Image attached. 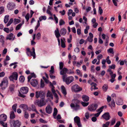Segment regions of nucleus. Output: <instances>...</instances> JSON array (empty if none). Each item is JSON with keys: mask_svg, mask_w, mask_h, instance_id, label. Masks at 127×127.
Masks as SVG:
<instances>
[{"mask_svg": "<svg viewBox=\"0 0 127 127\" xmlns=\"http://www.w3.org/2000/svg\"><path fill=\"white\" fill-rule=\"evenodd\" d=\"M67 71V69L64 67L63 68L62 70L61 71L60 73L61 75H63L62 78L63 81H65L67 84L68 85L73 81L74 79V78L72 76L66 78L67 76L65 74Z\"/></svg>", "mask_w": 127, "mask_h": 127, "instance_id": "f257e3e1", "label": "nucleus"}, {"mask_svg": "<svg viewBox=\"0 0 127 127\" xmlns=\"http://www.w3.org/2000/svg\"><path fill=\"white\" fill-rule=\"evenodd\" d=\"M8 80L7 77H5L3 79V80L0 84V90L3 91L8 86Z\"/></svg>", "mask_w": 127, "mask_h": 127, "instance_id": "f03ea898", "label": "nucleus"}, {"mask_svg": "<svg viewBox=\"0 0 127 127\" xmlns=\"http://www.w3.org/2000/svg\"><path fill=\"white\" fill-rule=\"evenodd\" d=\"M28 91L29 89L27 87H22L20 88L19 96L23 98H24L26 96L24 95L26 94Z\"/></svg>", "mask_w": 127, "mask_h": 127, "instance_id": "7ed1b4c3", "label": "nucleus"}, {"mask_svg": "<svg viewBox=\"0 0 127 127\" xmlns=\"http://www.w3.org/2000/svg\"><path fill=\"white\" fill-rule=\"evenodd\" d=\"M32 51H31L29 48L26 49V53L28 56H31L33 57V59H35L36 58V54L34 48L33 47L32 49Z\"/></svg>", "mask_w": 127, "mask_h": 127, "instance_id": "20e7f679", "label": "nucleus"}, {"mask_svg": "<svg viewBox=\"0 0 127 127\" xmlns=\"http://www.w3.org/2000/svg\"><path fill=\"white\" fill-rule=\"evenodd\" d=\"M35 103L38 106L40 107L45 105L46 104V102L44 98H41L39 100H37Z\"/></svg>", "mask_w": 127, "mask_h": 127, "instance_id": "39448f33", "label": "nucleus"}, {"mask_svg": "<svg viewBox=\"0 0 127 127\" xmlns=\"http://www.w3.org/2000/svg\"><path fill=\"white\" fill-rule=\"evenodd\" d=\"M10 123L11 124H13L14 127H20L21 125V122L18 120H10Z\"/></svg>", "mask_w": 127, "mask_h": 127, "instance_id": "423d86ee", "label": "nucleus"}, {"mask_svg": "<svg viewBox=\"0 0 127 127\" xmlns=\"http://www.w3.org/2000/svg\"><path fill=\"white\" fill-rule=\"evenodd\" d=\"M70 106L72 109L75 111H77L81 109L79 105L78 104L71 103Z\"/></svg>", "mask_w": 127, "mask_h": 127, "instance_id": "0eeeda50", "label": "nucleus"}, {"mask_svg": "<svg viewBox=\"0 0 127 127\" xmlns=\"http://www.w3.org/2000/svg\"><path fill=\"white\" fill-rule=\"evenodd\" d=\"M74 124L77 125L78 127H82V124L81 123L80 119L78 116H76L74 118Z\"/></svg>", "mask_w": 127, "mask_h": 127, "instance_id": "6e6552de", "label": "nucleus"}, {"mask_svg": "<svg viewBox=\"0 0 127 127\" xmlns=\"http://www.w3.org/2000/svg\"><path fill=\"white\" fill-rule=\"evenodd\" d=\"M18 75L17 73L16 72H13L12 75L10 76L9 78L11 81H13L14 80H17Z\"/></svg>", "mask_w": 127, "mask_h": 127, "instance_id": "1a4fd4ad", "label": "nucleus"}, {"mask_svg": "<svg viewBox=\"0 0 127 127\" xmlns=\"http://www.w3.org/2000/svg\"><path fill=\"white\" fill-rule=\"evenodd\" d=\"M97 105L96 104L92 105L91 106H89L88 107V110L91 111H94L96 109Z\"/></svg>", "mask_w": 127, "mask_h": 127, "instance_id": "9d476101", "label": "nucleus"}, {"mask_svg": "<svg viewBox=\"0 0 127 127\" xmlns=\"http://www.w3.org/2000/svg\"><path fill=\"white\" fill-rule=\"evenodd\" d=\"M72 89L75 92H77L82 90V89L77 84L75 85L72 86Z\"/></svg>", "mask_w": 127, "mask_h": 127, "instance_id": "9b49d317", "label": "nucleus"}, {"mask_svg": "<svg viewBox=\"0 0 127 127\" xmlns=\"http://www.w3.org/2000/svg\"><path fill=\"white\" fill-rule=\"evenodd\" d=\"M15 4L13 2H9L7 5V8L9 10H12L14 8Z\"/></svg>", "mask_w": 127, "mask_h": 127, "instance_id": "f8f14e48", "label": "nucleus"}, {"mask_svg": "<svg viewBox=\"0 0 127 127\" xmlns=\"http://www.w3.org/2000/svg\"><path fill=\"white\" fill-rule=\"evenodd\" d=\"M45 111L46 113L48 114H51L52 111V108L50 105H48L46 107Z\"/></svg>", "mask_w": 127, "mask_h": 127, "instance_id": "ddd939ff", "label": "nucleus"}, {"mask_svg": "<svg viewBox=\"0 0 127 127\" xmlns=\"http://www.w3.org/2000/svg\"><path fill=\"white\" fill-rule=\"evenodd\" d=\"M102 117L106 121L109 120L110 117L108 112L105 113Z\"/></svg>", "mask_w": 127, "mask_h": 127, "instance_id": "4468645a", "label": "nucleus"}, {"mask_svg": "<svg viewBox=\"0 0 127 127\" xmlns=\"http://www.w3.org/2000/svg\"><path fill=\"white\" fill-rule=\"evenodd\" d=\"M6 116L3 114H1L0 115V122L2 121H5L7 119Z\"/></svg>", "mask_w": 127, "mask_h": 127, "instance_id": "2eb2a0df", "label": "nucleus"}, {"mask_svg": "<svg viewBox=\"0 0 127 127\" xmlns=\"http://www.w3.org/2000/svg\"><path fill=\"white\" fill-rule=\"evenodd\" d=\"M31 84L33 86L35 87L38 84V81L35 79H32L31 80Z\"/></svg>", "mask_w": 127, "mask_h": 127, "instance_id": "dca6fc26", "label": "nucleus"}, {"mask_svg": "<svg viewBox=\"0 0 127 127\" xmlns=\"http://www.w3.org/2000/svg\"><path fill=\"white\" fill-rule=\"evenodd\" d=\"M19 107L23 109L24 111L28 109V106L25 104H22L19 106Z\"/></svg>", "mask_w": 127, "mask_h": 127, "instance_id": "f3484780", "label": "nucleus"}, {"mask_svg": "<svg viewBox=\"0 0 127 127\" xmlns=\"http://www.w3.org/2000/svg\"><path fill=\"white\" fill-rule=\"evenodd\" d=\"M13 34L12 33H11L7 35L6 37V39L7 40L9 39L10 40H13L14 39V38H13Z\"/></svg>", "mask_w": 127, "mask_h": 127, "instance_id": "a211bd4d", "label": "nucleus"}, {"mask_svg": "<svg viewBox=\"0 0 127 127\" xmlns=\"http://www.w3.org/2000/svg\"><path fill=\"white\" fill-rule=\"evenodd\" d=\"M110 75L111 78V79L110 80V81L111 83H113L115 81V78L116 76V75L115 74H113V73Z\"/></svg>", "mask_w": 127, "mask_h": 127, "instance_id": "6ab92c4d", "label": "nucleus"}, {"mask_svg": "<svg viewBox=\"0 0 127 127\" xmlns=\"http://www.w3.org/2000/svg\"><path fill=\"white\" fill-rule=\"evenodd\" d=\"M55 34L57 38H58L61 36L59 32V29L57 28L56 30L55 31Z\"/></svg>", "mask_w": 127, "mask_h": 127, "instance_id": "aec40b11", "label": "nucleus"}, {"mask_svg": "<svg viewBox=\"0 0 127 127\" xmlns=\"http://www.w3.org/2000/svg\"><path fill=\"white\" fill-rule=\"evenodd\" d=\"M116 103L118 105H122L123 103L122 99L121 98H119Z\"/></svg>", "mask_w": 127, "mask_h": 127, "instance_id": "412c9836", "label": "nucleus"}, {"mask_svg": "<svg viewBox=\"0 0 127 127\" xmlns=\"http://www.w3.org/2000/svg\"><path fill=\"white\" fill-rule=\"evenodd\" d=\"M82 98L84 102H87L89 100V97L87 95H84L82 96Z\"/></svg>", "mask_w": 127, "mask_h": 127, "instance_id": "4be33fe9", "label": "nucleus"}, {"mask_svg": "<svg viewBox=\"0 0 127 127\" xmlns=\"http://www.w3.org/2000/svg\"><path fill=\"white\" fill-rule=\"evenodd\" d=\"M52 91L56 99H58L59 98L58 97L57 94L56 93V91L53 88H52Z\"/></svg>", "mask_w": 127, "mask_h": 127, "instance_id": "5701e85b", "label": "nucleus"}, {"mask_svg": "<svg viewBox=\"0 0 127 127\" xmlns=\"http://www.w3.org/2000/svg\"><path fill=\"white\" fill-rule=\"evenodd\" d=\"M60 33L61 35H64L66 33V30L64 28L62 29L60 31Z\"/></svg>", "mask_w": 127, "mask_h": 127, "instance_id": "b1692460", "label": "nucleus"}, {"mask_svg": "<svg viewBox=\"0 0 127 127\" xmlns=\"http://www.w3.org/2000/svg\"><path fill=\"white\" fill-rule=\"evenodd\" d=\"M61 88L62 93L64 95H66L67 94V93L64 87V86H61Z\"/></svg>", "mask_w": 127, "mask_h": 127, "instance_id": "393cba45", "label": "nucleus"}, {"mask_svg": "<svg viewBox=\"0 0 127 127\" xmlns=\"http://www.w3.org/2000/svg\"><path fill=\"white\" fill-rule=\"evenodd\" d=\"M47 97H50L52 99H53V95L49 91H48L47 93Z\"/></svg>", "mask_w": 127, "mask_h": 127, "instance_id": "a878e982", "label": "nucleus"}, {"mask_svg": "<svg viewBox=\"0 0 127 127\" xmlns=\"http://www.w3.org/2000/svg\"><path fill=\"white\" fill-rule=\"evenodd\" d=\"M40 97L41 98H44L45 97V94L42 91H40Z\"/></svg>", "mask_w": 127, "mask_h": 127, "instance_id": "bb28decb", "label": "nucleus"}, {"mask_svg": "<svg viewBox=\"0 0 127 127\" xmlns=\"http://www.w3.org/2000/svg\"><path fill=\"white\" fill-rule=\"evenodd\" d=\"M10 118L11 119H13L15 118V116L13 111H12L11 112L10 115Z\"/></svg>", "mask_w": 127, "mask_h": 127, "instance_id": "cd10ccee", "label": "nucleus"}, {"mask_svg": "<svg viewBox=\"0 0 127 127\" xmlns=\"http://www.w3.org/2000/svg\"><path fill=\"white\" fill-rule=\"evenodd\" d=\"M111 104L110 103L108 104V105L111 107H114L115 106V103L114 99H112L111 102Z\"/></svg>", "mask_w": 127, "mask_h": 127, "instance_id": "c85d7f7f", "label": "nucleus"}, {"mask_svg": "<svg viewBox=\"0 0 127 127\" xmlns=\"http://www.w3.org/2000/svg\"><path fill=\"white\" fill-rule=\"evenodd\" d=\"M15 88V86L13 84H11L9 86V90L10 91L12 92L13 91Z\"/></svg>", "mask_w": 127, "mask_h": 127, "instance_id": "c756f323", "label": "nucleus"}, {"mask_svg": "<svg viewBox=\"0 0 127 127\" xmlns=\"http://www.w3.org/2000/svg\"><path fill=\"white\" fill-rule=\"evenodd\" d=\"M81 103L82 105L84 107H86L88 106L89 104V102H85L82 101Z\"/></svg>", "mask_w": 127, "mask_h": 127, "instance_id": "7c9ffc66", "label": "nucleus"}, {"mask_svg": "<svg viewBox=\"0 0 127 127\" xmlns=\"http://www.w3.org/2000/svg\"><path fill=\"white\" fill-rule=\"evenodd\" d=\"M9 15H6L5 17H4V23H7V22H8L9 19H8V17H9Z\"/></svg>", "mask_w": 127, "mask_h": 127, "instance_id": "2f4dec72", "label": "nucleus"}, {"mask_svg": "<svg viewBox=\"0 0 127 127\" xmlns=\"http://www.w3.org/2000/svg\"><path fill=\"white\" fill-rule=\"evenodd\" d=\"M61 47L63 48H64L65 47V44L63 40L62 39H61Z\"/></svg>", "mask_w": 127, "mask_h": 127, "instance_id": "473e14b6", "label": "nucleus"}, {"mask_svg": "<svg viewBox=\"0 0 127 127\" xmlns=\"http://www.w3.org/2000/svg\"><path fill=\"white\" fill-rule=\"evenodd\" d=\"M58 113V110L57 108H55L54 109V112L53 116L54 117H55L57 114Z\"/></svg>", "mask_w": 127, "mask_h": 127, "instance_id": "72a5a7b5", "label": "nucleus"}, {"mask_svg": "<svg viewBox=\"0 0 127 127\" xmlns=\"http://www.w3.org/2000/svg\"><path fill=\"white\" fill-rule=\"evenodd\" d=\"M0 42L3 44L4 43V37L2 35L0 36Z\"/></svg>", "mask_w": 127, "mask_h": 127, "instance_id": "f704fd0d", "label": "nucleus"}, {"mask_svg": "<svg viewBox=\"0 0 127 127\" xmlns=\"http://www.w3.org/2000/svg\"><path fill=\"white\" fill-rule=\"evenodd\" d=\"M110 123V122L109 121L107 122L105 124H103L102 125V127H109V125Z\"/></svg>", "mask_w": 127, "mask_h": 127, "instance_id": "c9c22d12", "label": "nucleus"}, {"mask_svg": "<svg viewBox=\"0 0 127 127\" xmlns=\"http://www.w3.org/2000/svg\"><path fill=\"white\" fill-rule=\"evenodd\" d=\"M22 24L20 23L18 25H17L15 29L16 30H19L21 28V26H22Z\"/></svg>", "mask_w": 127, "mask_h": 127, "instance_id": "e433bc0d", "label": "nucleus"}, {"mask_svg": "<svg viewBox=\"0 0 127 127\" xmlns=\"http://www.w3.org/2000/svg\"><path fill=\"white\" fill-rule=\"evenodd\" d=\"M13 21L12 18L9 21L8 23L6 25V26L8 27L13 22Z\"/></svg>", "mask_w": 127, "mask_h": 127, "instance_id": "4c0bfd02", "label": "nucleus"}, {"mask_svg": "<svg viewBox=\"0 0 127 127\" xmlns=\"http://www.w3.org/2000/svg\"><path fill=\"white\" fill-rule=\"evenodd\" d=\"M59 23L60 25L62 26L65 24V22L63 19H61L59 20Z\"/></svg>", "mask_w": 127, "mask_h": 127, "instance_id": "58836bf2", "label": "nucleus"}, {"mask_svg": "<svg viewBox=\"0 0 127 127\" xmlns=\"http://www.w3.org/2000/svg\"><path fill=\"white\" fill-rule=\"evenodd\" d=\"M17 105V104H14L12 106V108L13 109L15 112H16V108Z\"/></svg>", "mask_w": 127, "mask_h": 127, "instance_id": "ea45409f", "label": "nucleus"}, {"mask_svg": "<svg viewBox=\"0 0 127 127\" xmlns=\"http://www.w3.org/2000/svg\"><path fill=\"white\" fill-rule=\"evenodd\" d=\"M59 66H60V69L61 70L62 69V70H63V66H64V64L62 62H60L59 63Z\"/></svg>", "mask_w": 127, "mask_h": 127, "instance_id": "a19ab883", "label": "nucleus"}, {"mask_svg": "<svg viewBox=\"0 0 127 127\" xmlns=\"http://www.w3.org/2000/svg\"><path fill=\"white\" fill-rule=\"evenodd\" d=\"M102 89L103 91H106L107 89V85L106 84L104 85L102 87Z\"/></svg>", "mask_w": 127, "mask_h": 127, "instance_id": "79ce46f5", "label": "nucleus"}, {"mask_svg": "<svg viewBox=\"0 0 127 127\" xmlns=\"http://www.w3.org/2000/svg\"><path fill=\"white\" fill-rule=\"evenodd\" d=\"M104 106H102L99 108L98 109L97 111L99 113H100V114L101 113L103 109L104 108Z\"/></svg>", "mask_w": 127, "mask_h": 127, "instance_id": "37998d69", "label": "nucleus"}, {"mask_svg": "<svg viewBox=\"0 0 127 127\" xmlns=\"http://www.w3.org/2000/svg\"><path fill=\"white\" fill-rule=\"evenodd\" d=\"M40 91H36L35 92V96L37 98H38L40 97Z\"/></svg>", "mask_w": 127, "mask_h": 127, "instance_id": "c03bdc74", "label": "nucleus"}, {"mask_svg": "<svg viewBox=\"0 0 127 127\" xmlns=\"http://www.w3.org/2000/svg\"><path fill=\"white\" fill-rule=\"evenodd\" d=\"M108 52L110 53L113 54L114 52L113 51V49L112 48H110L108 50Z\"/></svg>", "mask_w": 127, "mask_h": 127, "instance_id": "a18cd8bd", "label": "nucleus"}, {"mask_svg": "<svg viewBox=\"0 0 127 127\" xmlns=\"http://www.w3.org/2000/svg\"><path fill=\"white\" fill-rule=\"evenodd\" d=\"M116 122L115 119H113L111 120L110 125L111 126L114 125Z\"/></svg>", "mask_w": 127, "mask_h": 127, "instance_id": "49530a36", "label": "nucleus"}, {"mask_svg": "<svg viewBox=\"0 0 127 127\" xmlns=\"http://www.w3.org/2000/svg\"><path fill=\"white\" fill-rule=\"evenodd\" d=\"M106 60V62L108 64H110L111 63V62L109 59V56H108L107 57Z\"/></svg>", "mask_w": 127, "mask_h": 127, "instance_id": "de8ad7c7", "label": "nucleus"}, {"mask_svg": "<svg viewBox=\"0 0 127 127\" xmlns=\"http://www.w3.org/2000/svg\"><path fill=\"white\" fill-rule=\"evenodd\" d=\"M41 37V34L40 32H38L36 34V38L37 39L39 40Z\"/></svg>", "mask_w": 127, "mask_h": 127, "instance_id": "09e8293b", "label": "nucleus"}, {"mask_svg": "<svg viewBox=\"0 0 127 127\" xmlns=\"http://www.w3.org/2000/svg\"><path fill=\"white\" fill-rule=\"evenodd\" d=\"M86 40L90 42H92L93 41V38L90 37H88L87 39Z\"/></svg>", "mask_w": 127, "mask_h": 127, "instance_id": "8fccbe9b", "label": "nucleus"}, {"mask_svg": "<svg viewBox=\"0 0 127 127\" xmlns=\"http://www.w3.org/2000/svg\"><path fill=\"white\" fill-rule=\"evenodd\" d=\"M29 116V114L28 112L26 111H25L24 113V117L27 119L28 118Z\"/></svg>", "mask_w": 127, "mask_h": 127, "instance_id": "3c124183", "label": "nucleus"}, {"mask_svg": "<svg viewBox=\"0 0 127 127\" xmlns=\"http://www.w3.org/2000/svg\"><path fill=\"white\" fill-rule=\"evenodd\" d=\"M40 25V22L39 20H38L37 21V23L36 26L35 28V30L36 31L38 28L39 26Z\"/></svg>", "mask_w": 127, "mask_h": 127, "instance_id": "603ef678", "label": "nucleus"}, {"mask_svg": "<svg viewBox=\"0 0 127 127\" xmlns=\"http://www.w3.org/2000/svg\"><path fill=\"white\" fill-rule=\"evenodd\" d=\"M20 22V21L18 19H14V23L16 24H18Z\"/></svg>", "mask_w": 127, "mask_h": 127, "instance_id": "864d4df0", "label": "nucleus"}, {"mask_svg": "<svg viewBox=\"0 0 127 127\" xmlns=\"http://www.w3.org/2000/svg\"><path fill=\"white\" fill-rule=\"evenodd\" d=\"M19 80L23 82L25 80L24 77L23 76H21Z\"/></svg>", "mask_w": 127, "mask_h": 127, "instance_id": "5fc2aeb1", "label": "nucleus"}, {"mask_svg": "<svg viewBox=\"0 0 127 127\" xmlns=\"http://www.w3.org/2000/svg\"><path fill=\"white\" fill-rule=\"evenodd\" d=\"M4 11V8L3 7H0V14L2 13Z\"/></svg>", "mask_w": 127, "mask_h": 127, "instance_id": "6e6d98bb", "label": "nucleus"}, {"mask_svg": "<svg viewBox=\"0 0 127 127\" xmlns=\"http://www.w3.org/2000/svg\"><path fill=\"white\" fill-rule=\"evenodd\" d=\"M25 18L26 19L27 21H28L29 19L30 14L29 13H28L25 16Z\"/></svg>", "mask_w": 127, "mask_h": 127, "instance_id": "4d7b16f0", "label": "nucleus"}, {"mask_svg": "<svg viewBox=\"0 0 127 127\" xmlns=\"http://www.w3.org/2000/svg\"><path fill=\"white\" fill-rule=\"evenodd\" d=\"M98 11L99 12V14L101 15L103 12L102 9H101V7L100 6H99L98 8Z\"/></svg>", "mask_w": 127, "mask_h": 127, "instance_id": "13d9d810", "label": "nucleus"}, {"mask_svg": "<svg viewBox=\"0 0 127 127\" xmlns=\"http://www.w3.org/2000/svg\"><path fill=\"white\" fill-rule=\"evenodd\" d=\"M3 30L7 33H8L10 32V30L8 28H5L3 29Z\"/></svg>", "mask_w": 127, "mask_h": 127, "instance_id": "bf43d9fd", "label": "nucleus"}, {"mask_svg": "<svg viewBox=\"0 0 127 127\" xmlns=\"http://www.w3.org/2000/svg\"><path fill=\"white\" fill-rule=\"evenodd\" d=\"M54 16V20L56 21V24H57L58 23V19L57 18L55 14L53 15Z\"/></svg>", "mask_w": 127, "mask_h": 127, "instance_id": "052dcab7", "label": "nucleus"}, {"mask_svg": "<svg viewBox=\"0 0 127 127\" xmlns=\"http://www.w3.org/2000/svg\"><path fill=\"white\" fill-rule=\"evenodd\" d=\"M120 121H118L117 122L114 127H119L120 125Z\"/></svg>", "mask_w": 127, "mask_h": 127, "instance_id": "680f3d73", "label": "nucleus"}, {"mask_svg": "<svg viewBox=\"0 0 127 127\" xmlns=\"http://www.w3.org/2000/svg\"><path fill=\"white\" fill-rule=\"evenodd\" d=\"M72 36L71 34H70L69 35V38H68L67 39L68 42L69 43H70L71 42L72 40Z\"/></svg>", "mask_w": 127, "mask_h": 127, "instance_id": "e2e57ef3", "label": "nucleus"}, {"mask_svg": "<svg viewBox=\"0 0 127 127\" xmlns=\"http://www.w3.org/2000/svg\"><path fill=\"white\" fill-rule=\"evenodd\" d=\"M85 116L87 119H88L89 117V113L87 112L85 114Z\"/></svg>", "mask_w": 127, "mask_h": 127, "instance_id": "0e129e2a", "label": "nucleus"}, {"mask_svg": "<svg viewBox=\"0 0 127 127\" xmlns=\"http://www.w3.org/2000/svg\"><path fill=\"white\" fill-rule=\"evenodd\" d=\"M39 121L40 122L43 123L45 124L47 123V121L44 120H43L42 119H40Z\"/></svg>", "mask_w": 127, "mask_h": 127, "instance_id": "69168bd1", "label": "nucleus"}, {"mask_svg": "<svg viewBox=\"0 0 127 127\" xmlns=\"http://www.w3.org/2000/svg\"><path fill=\"white\" fill-rule=\"evenodd\" d=\"M109 67L110 68L114 69L115 68V65L114 64H113L111 66H109Z\"/></svg>", "mask_w": 127, "mask_h": 127, "instance_id": "338daca9", "label": "nucleus"}, {"mask_svg": "<svg viewBox=\"0 0 127 127\" xmlns=\"http://www.w3.org/2000/svg\"><path fill=\"white\" fill-rule=\"evenodd\" d=\"M0 123L4 127H7V124H5L3 122H0Z\"/></svg>", "mask_w": 127, "mask_h": 127, "instance_id": "774afa93", "label": "nucleus"}]
</instances>
